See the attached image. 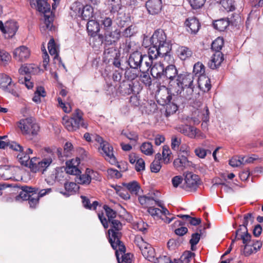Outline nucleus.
Returning <instances> with one entry per match:
<instances>
[{"mask_svg": "<svg viewBox=\"0 0 263 263\" xmlns=\"http://www.w3.org/2000/svg\"><path fill=\"white\" fill-rule=\"evenodd\" d=\"M123 185L132 194L135 195L138 193L140 189L139 184L136 181H133L128 183H124Z\"/></svg>", "mask_w": 263, "mask_h": 263, "instance_id": "37", "label": "nucleus"}, {"mask_svg": "<svg viewBox=\"0 0 263 263\" xmlns=\"http://www.w3.org/2000/svg\"><path fill=\"white\" fill-rule=\"evenodd\" d=\"M206 0H189L192 7L194 9H197L202 7Z\"/></svg>", "mask_w": 263, "mask_h": 263, "instance_id": "58", "label": "nucleus"}, {"mask_svg": "<svg viewBox=\"0 0 263 263\" xmlns=\"http://www.w3.org/2000/svg\"><path fill=\"white\" fill-rule=\"evenodd\" d=\"M172 154L169 147L167 145L163 146L162 157L164 163L167 164L170 161V155Z\"/></svg>", "mask_w": 263, "mask_h": 263, "instance_id": "51", "label": "nucleus"}, {"mask_svg": "<svg viewBox=\"0 0 263 263\" xmlns=\"http://www.w3.org/2000/svg\"><path fill=\"white\" fill-rule=\"evenodd\" d=\"M83 8V5L79 2L73 3L70 9L73 12V14L76 16H80Z\"/></svg>", "mask_w": 263, "mask_h": 263, "instance_id": "47", "label": "nucleus"}, {"mask_svg": "<svg viewBox=\"0 0 263 263\" xmlns=\"http://www.w3.org/2000/svg\"><path fill=\"white\" fill-rule=\"evenodd\" d=\"M103 209L105 212L106 215L108 218V219L104 217L103 212L99 213L98 214V218L103 225L104 229H106L108 228V222L115 219L117 216V212L111 209L107 205H104Z\"/></svg>", "mask_w": 263, "mask_h": 263, "instance_id": "12", "label": "nucleus"}, {"mask_svg": "<svg viewBox=\"0 0 263 263\" xmlns=\"http://www.w3.org/2000/svg\"><path fill=\"white\" fill-rule=\"evenodd\" d=\"M184 176L186 187L191 190H196L200 183L199 176L192 172H186Z\"/></svg>", "mask_w": 263, "mask_h": 263, "instance_id": "13", "label": "nucleus"}, {"mask_svg": "<svg viewBox=\"0 0 263 263\" xmlns=\"http://www.w3.org/2000/svg\"><path fill=\"white\" fill-rule=\"evenodd\" d=\"M64 186L66 192L63 194L66 196L74 194L78 189L77 184L74 182H66Z\"/></svg>", "mask_w": 263, "mask_h": 263, "instance_id": "33", "label": "nucleus"}, {"mask_svg": "<svg viewBox=\"0 0 263 263\" xmlns=\"http://www.w3.org/2000/svg\"><path fill=\"white\" fill-rule=\"evenodd\" d=\"M184 24L188 32L195 34L200 28V23L195 17H189L186 20Z\"/></svg>", "mask_w": 263, "mask_h": 263, "instance_id": "16", "label": "nucleus"}, {"mask_svg": "<svg viewBox=\"0 0 263 263\" xmlns=\"http://www.w3.org/2000/svg\"><path fill=\"white\" fill-rule=\"evenodd\" d=\"M177 52L178 57L182 61L190 58L193 54L191 49L186 46L179 47Z\"/></svg>", "mask_w": 263, "mask_h": 263, "instance_id": "26", "label": "nucleus"}, {"mask_svg": "<svg viewBox=\"0 0 263 263\" xmlns=\"http://www.w3.org/2000/svg\"><path fill=\"white\" fill-rule=\"evenodd\" d=\"M175 167L178 171H182L184 168L190 167L192 162L187 160V158L183 155L178 156L173 162Z\"/></svg>", "mask_w": 263, "mask_h": 263, "instance_id": "21", "label": "nucleus"}, {"mask_svg": "<svg viewBox=\"0 0 263 263\" xmlns=\"http://www.w3.org/2000/svg\"><path fill=\"white\" fill-rule=\"evenodd\" d=\"M13 58L20 62H24L29 58L30 51L27 47L24 46L16 48L13 53Z\"/></svg>", "mask_w": 263, "mask_h": 263, "instance_id": "17", "label": "nucleus"}, {"mask_svg": "<svg viewBox=\"0 0 263 263\" xmlns=\"http://www.w3.org/2000/svg\"><path fill=\"white\" fill-rule=\"evenodd\" d=\"M224 44L223 40L222 37H218L212 43L211 48L216 52H220Z\"/></svg>", "mask_w": 263, "mask_h": 263, "instance_id": "44", "label": "nucleus"}, {"mask_svg": "<svg viewBox=\"0 0 263 263\" xmlns=\"http://www.w3.org/2000/svg\"><path fill=\"white\" fill-rule=\"evenodd\" d=\"M45 0H31L30 4L32 8H35L40 12L45 13L50 10V5Z\"/></svg>", "mask_w": 263, "mask_h": 263, "instance_id": "18", "label": "nucleus"}, {"mask_svg": "<svg viewBox=\"0 0 263 263\" xmlns=\"http://www.w3.org/2000/svg\"><path fill=\"white\" fill-rule=\"evenodd\" d=\"M155 51L148 49V54H142V60L141 68H139V70H146L149 71L151 69L152 74H155L157 68L155 66H153V60L156 59L159 55H157L154 53Z\"/></svg>", "mask_w": 263, "mask_h": 263, "instance_id": "9", "label": "nucleus"}, {"mask_svg": "<svg viewBox=\"0 0 263 263\" xmlns=\"http://www.w3.org/2000/svg\"><path fill=\"white\" fill-rule=\"evenodd\" d=\"M137 32V28L135 25H130L126 28L122 32V35L125 37H130Z\"/></svg>", "mask_w": 263, "mask_h": 263, "instance_id": "49", "label": "nucleus"}, {"mask_svg": "<svg viewBox=\"0 0 263 263\" xmlns=\"http://www.w3.org/2000/svg\"><path fill=\"white\" fill-rule=\"evenodd\" d=\"M120 37V31L118 29L114 31L108 30L104 33V42L106 44L111 45L117 41Z\"/></svg>", "mask_w": 263, "mask_h": 263, "instance_id": "19", "label": "nucleus"}, {"mask_svg": "<svg viewBox=\"0 0 263 263\" xmlns=\"http://www.w3.org/2000/svg\"><path fill=\"white\" fill-rule=\"evenodd\" d=\"M235 20H229L227 18H222L217 20H215L213 23V27L219 31H224L230 24H234Z\"/></svg>", "mask_w": 263, "mask_h": 263, "instance_id": "22", "label": "nucleus"}, {"mask_svg": "<svg viewBox=\"0 0 263 263\" xmlns=\"http://www.w3.org/2000/svg\"><path fill=\"white\" fill-rule=\"evenodd\" d=\"M117 51L115 47H107V46H105L104 54L105 57L108 59L109 61L111 60L112 58L117 57Z\"/></svg>", "mask_w": 263, "mask_h": 263, "instance_id": "42", "label": "nucleus"}, {"mask_svg": "<svg viewBox=\"0 0 263 263\" xmlns=\"http://www.w3.org/2000/svg\"><path fill=\"white\" fill-rule=\"evenodd\" d=\"M121 134L122 135L125 136L127 138H128L130 141L137 142L138 140V136L136 134V133L134 132L127 133L122 131Z\"/></svg>", "mask_w": 263, "mask_h": 263, "instance_id": "62", "label": "nucleus"}, {"mask_svg": "<svg viewBox=\"0 0 263 263\" xmlns=\"http://www.w3.org/2000/svg\"><path fill=\"white\" fill-rule=\"evenodd\" d=\"M17 158L18 159L20 163L22 165H24L25 166H29V159L30 157L27 155V154H25L24 153V152L23 153H20V154H18L17 156Z\"/></svg>", "mask_w": 263, "mask_h": 263, "instance_id": "54", "label": "nucleus"}, {"mask_svg": "<svg viewBox=\"0 0 263 263\" xmlns=\"http://www.w3.org/2000/svg\"><path fill=\"white\" fill-rule=\"evenodd\" d=\"M147 212L154 218L163 219L161 216V210L159 208L151 206L148 208Z\"/></svg>", "mask_w": 263, "mask_h": 263, "instance_id": "50", "label": "nucleus"}, {"mask_svg": "<svg viewBox=\"0 0 263 263\" xmlns=\"http://www.w3.org/2000/svg\"><path fill=\"white\" fill-rule=\"evenodd\" d=\"M83 116V112L79 109H76L72 117L64 123L66 129L69 131H73L80 127L86 128L87 124L84 122Z\"/></svg>", "mask_w": 263, "mask_h": 263, "instance_id": "6", "label": "nucleus"}, {"mask_svg": "<svg viewBox=\"0 0 263 263\" xmlns=\"http://www.w3.org/2000/svg\"><path fill=\"white\" fill-rule=\"evenodd\" d=\"M0 88L5 92L11 94L14 97H18L16 92V84L12 79L5 73H0Z\"/></svg>", "mask_w": 263, "mask_h": 263, "instance_id": "8", "label": "nucleus"}, {"mask_svg": "<svg viewBox=\"0 0 263 263\" xmlns=\"http://www.w3.org/2000/svg\"><path fill=\"white\" fill-rule=\"evenodd\" d=\"M204 72V66L202 63L198 62L195 64L193 67V73H195V77L198 78V76L205 75Z\"/></svg>", "mask_w": 263, "mask_h": 263, "instance_id": "43", "label": "nucleus"}, {"mask_svg": "<svg viewBox=\"0 0 263 263\" xmlns=\"http://www.w3.org/2000/svg\"><path fill=\"white\" fill-rule=\"evenodd\" d=\"M18 127L24 135H27L30 139L36 136L40 130L38 124L34 122L32 118L22 119L20 121Z\"/></svg>", "mask_w": 263, "mask_h": 263, "instance_id": "7", "label": "nucleus"}, {"mask_svg": "<svg viewBox=\"0 0 263 263\" xmlns=\"http://www.w3.org/2000/svg\"><path fill=\"white\" fill-rule=\"evenodd\" d=\"M138 199L140 204L143 205H148L152 204L151 202L154 200L153 197H147L146 196H140L139 197Z\"/></svg>", "mask_w": 263, "mask_h": 263, "instance_id": "60", "label": "nucleus"}, {"mask_svg": "<svg viewBox=\"0 0 263 263\" xmlns=\"http://www.w3.org/2000/svg\"><path fill=\"white\" fill-rule=\"evenodd\" d=\"M18 28L16 22L9 21L5 24L0 21V30L4 34L6 38H11L15 35Z\"/></svg>", "mask_w": 263, "mask_h": 263, "instance_id": "11", "label": "nucleus"}, {"mask_svg": "<svg viewBox=\"0 0 263 263\" xmlns=\"http://www.w3.org/2000/svg\"><path fill=\"white\" fill-rule=\"evenodd\" d=\"M195 76L193 73L183 72L180 73L172 87L170 92L174 95H180L186 100H191L195 95L199 93L198 88L194 83Z\"/></svg>", "mask_w": 263, "mask_h": 263, "instance_id": "1", "label": "nucleus"}, {"mask_svg": "<svg viewBox=\"0 0 263 263\" xmlns=\"http://www.w3.org/2000/svg\"><path fill=\"white\" fill-rule=\"evenodd\" d=\"M152 46L148 49L155 51L154 53L159 57H170L172 50V44L170 40H167L166 35L163 30L157 29L150 37Z\"/></svg>", "mask_w": 263, "mask_h": 263, "instance_id": "2", "label": "nucleus"}, {"mask_svg": "<svg viewBox=\"0 0 263 263\" xmlns=\"http://www.w3.org/2000/svg\"><path fill=\"white\" fill-rule=\"evenodd\" d=\"M221 3L224 9L228 11H233L235 9L232 0H222Z\"/></svg>", "mask_w": 263, "mask_h": 263, "instance_id": "55", "label": "nucleus"}, {"mask_svg": "<svg viewBox=\"0 0 263 263\" xmlns=\"http://www.w3.org/2000/svg\"><path fill=\"white\" fill-rule=\"evenodd\" d=\"M175 224L180 226V228L176 229L175 230V233L180 236H182L188 232V229L186 227H183L185 224V221L181 220H177L175 222Z\"/></svg>", "mask_w": 263, "mask_h": 263, "instance_id": "39", "label": "nucleus"}, {"mask_svg": "<svg viewBox=\"0 0 263 263\" xmlns=\"http://www.w3.org/2000/svg\"><path fill=\"white\" fill-rule=\"evenodd\" d=\"M142 54L141 52L136 51L130 54L128 60V63L130 68L133 69V71L127 69L125 73L128 79L134 80L138 77L139 68H141L142 65Z\"/></svg>", "mask_w": 263, "mask_h": 263, "instance_id": "5", "label": "nucleus"}, {"mask_svg": "<svg viewBox=\"0 0 263 263\" xmlns=\"http://www.w3.org/2000/svg\"><path fill=\"white\" fill-rule=\"evenodd\" d=\"M8 146L10 149L13 151L19 152L20 153L23 152V147L15 141H9Z\"/></svg>", "mask_w": 263, "mask_h": 263, "instance_id": "59", "label": "nucleus"}, {"mask_svg": "<svg viewBox=\"0 0 263 263\" xmlns=\"http://www.w3.org/2000/svg\"><path fill=\"white\" fill-rule=\"evenodd\" d=\"M10 170L7 165L0 166V177L4 180H8L10 178L9 176Z\"/></svg>", "mask_w": 263, "mask_h": 263, "instance_id": "53", "label": "nucleus"}, {"mask_svg": "<svg viewBox=\"0 0 263 263\" xmlns=\"http://www.w3.org/2000/svg\"><path fill=\"white\" fill-rule=\"evenodd\" d=\"M172 96L168 95L165 101L166 105V113L167 115H171L175 113L178 110V106L176 104L171 102Z\"/></svg>", "mask_w": 263, "mask_h": 263, "instance_id": "31", "label": "nucleus"}, {"mask_svg": "<svg viewBox=\"0 0 263 263\" xmlns=\"http://www.w3.org/2000/svg\"><path fill=\"white\" fill-rule=\"evenodd\" d=\"M252 236L248 232V229L245 228L243 231H242V235L240 236V240H242L244 245L245 249H248L249 244L251 242Z\"/></svg>", "mask_w": 263, "mask_h": 263, "instance_id": "38", "label": "nucleus"}, {"mask_svg": "<svg viewBox=\"0 0 263 263\" xmlns=\"http://www.w3.org/2000/svg\"><path fill=\"white\" fill-rule=\"evenodd\" d=\"M135 170L137 172H140L145 170V162L142 158H138L135 165Z\"/></svg>", "mask_w": 263, "mask_h": 263, "instance_id": "64", "label": "nucleus"}, {"mask_svg": "<svg viewBox=\"0 0 263 263\" xmlns=\"http://www.w3.org/2000/svg\"><path fill=\"white\" fill-rule=\"evenodd\" d=\"M145 7L149 14L155 15L160 12L162 4L161 0H148L146 2Z\"/></svg>", "mask_w": 263, "mask_h": 263, "instance_id": "15", "label": "nucleus"}, {"mask_svg": "<svg viewBox=\"0 0 263 263\" xmlns=\"http://www.w3.org/2000/svg\"><path fill=\"white\" fill-rule=\"evenodd\" d=\"M143 256L151 261H154L157 260L158 258L155 257V252L154 249L150 245L146 250H144L142 253Z\"/></svg>", "mask_w": 263, "mask_h": 263, "instance_id": "35", "label": "nucleus"}, {"mask_svg": "<svg viewBox=\"0 0 263 263\" xmlns=\"http://www.w3.org/2000/svg\"><path fill=\"white\" fill-rule=\"evenodd\" d=\"M46 96V91L43 87H37L36 90L34 92V96L32 98L33 102L36 103H40L41 102V97H44Z\"/></svg>", "mask_w": 263, "mask_h": 263, "instance_id": "41", "label": "nucleus"}, {"mask_svg": "<svg viewBox=\"0 0 263 263\" xmlns=\"http://www.w3.org/2000/svg\"><path fill=\"white\" fill-rule=\"evenodd\" d=\"M141 152L147 156H151L154 153L153 145L151 142H145L140 146Z\"/></svg>", "mask_w": 263, "mask_h": 263, "instance_id": "40", "label": "nucleus"}, {"mask_svg": "<svg viewBox=\"0 0 263 263\" xmlns=\"http://www.w3.org/2000/svg\"><path fill=\"white\" fill-rule=\"evenodd\" d=\"M100 28L103 29L105 32L112 29V21L109 17H102L101 20L100 21Z\"/></svg>", "mask_w": 263, "mask_h": 263, "instance_id": "36", "label": "nucleus"}, {"mask_svg": "<svg viewBox=\"0 0 263 263\" xmlns=\"http://www.w3.org/2000/svg\"><path fill=\"white\" fill-rule=\"evenodd\" d=\"M159 71L155 72V77L160 84L163 86H167V89L170 91L173 85H175V82L177 79L178 74V70L174 65L170 64L164 67L163 64L158 66Z\"/></svg>", "mask_w": 263, "mask_h": 263, "instance_id": "3", "label": "nucleus"}, {"mask_svg": "<svg viewBox=\"0 0 263 263\" xmlns=\"http://www.w3.org/2000/svg\"><path fill=\"white\" fill-rule=\"evenodd\" d=\"M171 141L172 148L174 151H178L181 144V139L175 136L172 138Z\"/></svg>", "mask_w": 263, "mask_h": 263, "instance_id": "63", "label": "nucleus"}, {"mask_svg": "<svg viewBox=\"0 0 263 263\" xmlns=\"http://www.w3.org/2000/svg\"><path fill=\"white\" fill-rule=\"evenodd\" d=\"M102 152L101 153L105 157V159L111 164L117 163V159L113 153V147L107 141L100 146Z\"/></svg>", "mask_w": 263, "mask_h": 263, "instance_id": "14", "label": "nucleus"}, {"mask_svg": "<svg viewBox=\"0 0 263 263\" xmlns=\"http://www.w3.org/2000/svg\"><path fill=\"white\" fill-rule=\"evenodd\" d=\"M48 49L51 55L54 56L53 58L58 59L59 56V47L56 45L53 38H51L48 43Z\"/></svg>", "mask_w": 263, "mask_h": 263, "instance_id": "29", "label": "nucleus"}, {"mask_svg": "<svg viewBox=\"0 0 263 263\" xmlns=\"http://www.w3.org/2000/svg\"><path fill=\"white\" fill-rule=\"evenodd\" d=\"M141 74L140 78L141 81L146 85L150 86L152 84V79L149 76L148 71L146 70H140Z\"/></svg>", "mask_w": 263, "mask_h": 263, "instance_id": "45", "label": "nucleus"}, {"mask_svg": "<svg viewBox=\"0 0 263 263\" xmlns=\"http://www.w3.org/2000/svg\"><path fill=\"white\" fill-rule=\"evenodd\" d=\"M254 221V217L253 215V214L251 213H249L243 215V223L241 224V226L243 228V230L245 228L248 229L247 226L249 223L252 224Z\"/></svg>", "mask_w": 263, "mask_h": 263, "instance_id": "48", "label": "nucleus"}, {"mask_svg": "<svg viewBox=\"0 0 263 263\" xmlns=\"http://www.w3.org/2000/svg\"><path fill=\"white\" fill-rule=\"evenodd\" d=\"M45 17V21L44 24L45 26H43V27H41V31H44L46 29L51 30L52 28L53 27L52 23L51 22V21L50 20V18L49 16H47V15H44Z\"/></svg>", "mask_w": 263, "mask_h": 263, "instance_id": "61", "label": "nucleus"}, {"mask_svg": "<svg viewBox=\"0 0 263 263\" xmlns=\"http://www.w3.org/2000/svg\"><path fill=\"white\" fill-rule=\"evenodd\" d=\"M198 89L205 92H208L211 88V80L205 75H201L197 78Z\"/></svg>", "mask_w": 263, "mask_h": 263, "instance_id": "20", "label": "nucleus"}, {"mask_svg": "<svg viewBox=\"0 0 263 263\" xmlns=\"http://www.w3.org/2000/svg\"><path fill=\"white\" fill-rule=\"evenodd\" d=\"M100 29V23L94 20H89L87 24L88 33L91 36H95Z\"/></svg>", "mask_w": 263, "mask_h": 263, "instance_id": "27", "label": "nucleus"}, {"mask_svg": "<svg viewBox=\"0 0 263 263\" xmlns=\"http://www.w3.org/2000/svg\"><path fill=\"white\" fill-rule=\"evenodd\" d=\"M178 130L181 133L190 138H193L196 136V128L192 126L182 125L179 127Z\"/></svg>", "mask_w": 263, "mask_h": 263, "instance_id": "28", "label": "nucleus"}, {"mask_svg": "<svg viewBox=\"0 0 263 263\" xmlns=\"http://www.w3.org/2000/svg\"><path fill=\"white\" fill-rule=\"evenodd\" d=\"M177 216L184 220L185 222H189L190 224L194 226H198L201 222L200 218L192 217L189 215L179 214Z\"/></svg>", "mask_w": 263, "mask_h": 263, "instance_id": "32", "label": "nucleus"}, {"mask_svg": "<svg viewBox=\"0 0 263 263\" xmlns=\"http://www.w3.org/2000/svg\"><path fill=\"white\" fill-rule=\"evenodd\" d=\"M120 91L126 95L131 93L136 94L137 91L135 90V86L133 82H124L120 86Z\"/></svg>", "mask_w": 263, "mask_h": 263, "instance_id": "30", "label": "nucleus"}, {"mask_svg": "<svg viewBox=\"0 0 263 263\" xmlns=\"http://www.w3.org/2000/svg\"><path fill=\"white\" fill-rule=\"evenodd\" d=\"M223 60L222 53L221 52H216L213 54L211 61L209 62V66L212 69H216L221 65Z\"/></svg>", "mask_w": 263, "mask_h": 263, "instance_id": "25", "label": "nucleus"}, {"mask_svg": "<svg viewBox=\"0 0 263 263\" xmlns=\"http://www.w3.org/2000/svg\"><path fill=\"white\" fill-rule=\"evenodd\" d=\"M199 231L200 232V234L198 233H195L192 235L191 239L190 240V243L192 248L197 245L200 240L202 230H200Z\"/></svg>", "mask_w": 263, "mask_h": 263, "instance_id": "56", "label": "nucleus"}, {"mask_svg": "<svg viewBox=\"0 0 263 263\" xmlns=\"http://www.w3.org/2000/svg\"><path fill=\"white\" fill-rule=\"evenodd\" d=\"M22 191L20 192L19 195L16 197V199L18 198L22 199L23 200H27L33 193L36 194L38 192V188L32 187L30 186L24 185L21 187Z\"/></svg>", "mask_w": 263, "mask_h": 263, "instance_id": "23", "label": "nucleus"}, {"mask_svg": "<svg viewBox=\"0 0 263 263\" xmlns=\"http://www.w3.org/2000/svg\"><path fill=\"white\" fill-rule=\"evenodd\" d=\"M245 157H233L229 161V164L232 167H238L243 164Z\"/></svg>", "mask_w": 263, "mask_h": 263, "instance_id": "52", "label": "nucleus"}, {"mask_svg": "<svg viewBox=\"0 0 263 263\" xmlns=\"http://www.w3.org/2000/svg\"><path fill=\"white\" fill-rule=\"evenodd\" d=\"M93 8L89 5H83L81 17L85 20H89L93 16Z\"/></svg>", "mask_w": 263, "mask_h": 263, "instance_id": "34", "label": "nucleus"}, {"mask_svg": "<svg viewBox=\"0 0 263 263\" xmlns=\"http://www.w3.org/2000/svg\"><path fill=\"white\" fill-rule=\"evenodd\" d=\"M96 173L91 169L87 168L85 173L79 176L78 183L81 184L88 185L90 183L93 176H95Z\"/></svg>", "mask_w": 263, "mask_h": 263, "instance_id": "24", "label": "nucleus"}, {"mask_svg": "<svg viewBox=\"0 0 263 263\" xmlns=\"http://www.w3.org/2000/svg\"><path fill=\"white\" fill-rule=\"evenodd\" d=\"M108 223H110V229L108 231L109 242L114 250L118 248L121 254L124 253L126 250L125 247L120 240L122 236V233L120 232L123 227L122 223L115 219L109 221Z\"/></svg>", "mask_w": 263, "mask_h": 263, "instance_id": "4", "label": "nucleus"}, {"mask_svg": "<svg viewBox=\"0 0 263 263\" xmlns=\"http://www.w3.org/2000/svg\"><path fill=\"white\" fill-rule=\"evenodd\" d=\"M108 5L110 6L111 12L115 13L121 9V0H107Z\"/></svg>", "mask_w": 263, "mask_h": 263, "instance_id": "46", "label": "nucleus"}, {"mask_svg": "<svg viewBox=\"0 0 263 263\" xmlns=\"http://www.w3.org/2000/svg\"><path fill=\"white\" fill-rule=\"evenodd\" d=\"M52 160L50 158H44L40 160L36 157L32 158L29 161V168L33 173L42 172L43 173L51 163Z\"/></svg>", "mask_w": 263, "mask_h": 263, "instance_id": "10", "label": "nucleus"}, {"mask_svg": "<svg viewBox=\"0 0 263 263\" xmlns=\"http://www.w3.org/2000/svg\"><path fill=\"white\" fill-rule=\"evenodd\" d=\"M39 196H37L36 195V193H32L28 200L30 207L32 208H35L36 204L39 203Z\"/></svg>", "mask_w": 263, "mask_h": 263, "instance_id": "57", "label": "nucleus"}]
</instances>
